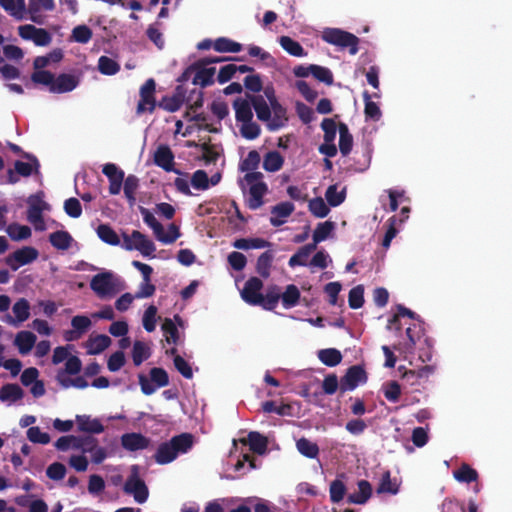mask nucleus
<instances>
[{"label":"nucleus","mask_w":512,"mask_h":512,"mask_svg":"<svg viewBox=\"0 0 512 512\" xmlns=\"http://www.w3.org/2000/svg\"><path fill=\"white\" fill-rule=\"evenodd\" d=\"M193 443L194 436L190 433L176 435L158 446L154 454V460L160 465L171 463L179 454L187 453L192 448Z\"/></svg>","instance_id":"f257e3e1"},{"label":"nucleus","mask_w":512,"mask_h":512,"mask_svg":"<svg viewBox=\"0 0 512 512\" xmlns=\"http://www.w3.org/2000/svg\"><path fill=\"white\" fill-rule=\"evenodd\" d=\"M300 298V290L294 284L287 285L284 292H282L278 285H270L268 286V298L266 303L268 305V311H273L280 300L285 309L293 308L299 304Z\"/></svg>","instance_id":"f03ea898"},{"label":"nucleus","mask_w":512,"mask_h":512,"mask_svg":"<svg viewBox=\"0 0 512 512\" xmlns=\"http://www.w3.org/2000/svg\"><path fill=\"white\" fill-rule=\"evenodd\" d=\"M263 177L261 172H250L239 181L242 187L244 183L249 186L247 206L250 210H257L264 204L263 197L268 192V186L263 181Z\"/></svg>","instance_id":"7ed1b4c3"},{"label":"nucleus","mask_w":512,"mask_h":512,"mask_svg":"<svg viewBox=\"0 0 512 512\" xmlns=\"http://www.w3.org/2000/svg\"><path fill=\"white\" fill-rule=\"evenodd\" d=\"M322 39L331 45L338 46L341 49L348 48L351 55L358 53L359 38L347 31L339 28H326L322 33Z\"/></svg>","instance_id":"20e7f679"},{"label":"nucleus","mask_w":512,"mask_h":512,"mask_svg":"<svg viewBox=\"0 0 512 512\" xmlns=\"http://www.w3.org/2000/svg\"><path fill=\"white\" fill-rule=\"evenodd\" d=\"M263 288V282L258 277L249 278L241 291L242 299L253 306H260L264 310L268 311L267 298H268V288L266 289L265 294L261 293Z\"/></svg>","instance_id":"39448f33"},{"label":"nucleus","mask_w":512,"mask_h":512,"mask_svg":"<svg viewBox=\"0 0 512 512\" xmlns=\"http://www.w3.org/2000/svg\"><path fill=\"white\" fill-rule=\"evenodd\" d=\"M148 378L145 374L138 375V382L144 395H152L158 388L169 384V376L165 369L154 367L150 369Z\"/></svg>","instance_id":"423d86ee"},{"label":"nucleus","mask_w":512,"mask_h":512,"mask_svg":"<svg viewBox=\"0 0 512 512\" xmlns=\"http://www.w3.org/2000/svg\"><path fill=\"white\" fill-rule=\"evenodd\" d=\"M134 472L127 478L124 483L123 491L134 497V500L142 504L147 501L149 490L144 480H142L137 473V466H133Z\"/></svg>","instance_id":"0eeeda50"},{"label":"nucleus","mask_w":512,"mask_h":512,"mask_svg":"<svg viewBox=\"0 0 512 512\" xmlns=\"http://www.w3.org/2000/svg\"><path fill=\"white\" fill-rule=\"evenodd\" d=\"M368 380L365 369L360 365H353L346 370L345 375L340 379V391H352L360 384H365Z\"/></svg>","instance_id":"6e6552de"},{"label":"nucleus","mask_w":512,"mask_h":512,"mask_svg":"<svg viewBox=\"0 0 512 512\" xmlns=\"http://www.w3.org/2000/svg\"><path fill=\"white\" fill-rule=\"evenodd\" d=\"M156 83L150 78L140 87V100L137 105L136 112L138 115L148 111L152 113L156 107L155 99Z\"/></svg>","instance_id":"1a4fd4ad"},{"label":"nucleus","mask_w":512,"mask_h":512,"mask_svg":"<svg viewBox=\"0 0 512 512\" xmlns=\"http://www.w3.org/2000/svg\"><path fill=\"white\" fill-rule=\"evenodd\" d=\"M38 256L39 252L36 248L25 246L8 255L5 259V262L13 271H16L21 266L35 261Z\"/></svg>","instance_id":"9d476101"},{"label":"nucleus","mask_w":512,"mask_h":512,"mask_svg":"<svg viewBox=\"0 0 512 512\" xmlns=\"http://www.w3.org/2000/svg\"><path fill=\"white\" fill-rule=\"evenodd\" d=\"M90 287L100 298L113 295L115 293V284L112 273L103 272L94 275L91 279Z\"/></svg>","instance_id":"9b49d317"},{"label":"nucleus","mask_w":512,"mask_h":512,"mask_svg":"<svg viewBox=\"0 0 512 512\" xmlns=\"http://www.w3.org/2000/svg\"><path fill=\"white\" fill-rule=\"evenodd\" d=\"M102 173L109 180V193L111 195H118L125 178L124 171L118 168L114 163H107L103 166Z\"/></svg>","instance_id":"f8f14e48"},{"label":"nucleus","mask_w":512,"mask_h":512,"mask_svg":"<svg viewBox=\"0 0 512 512\" xmlns=\"http://www.w3.org/2000/svg\"><path fill=\"white\" fill-rule=\"evenodd\" d=\"M154 163L166 172L181 174L180 170L174 168V154L168 145H160L154 153Z\"/></svg>","instance_id":"ddd939ff"},{"label":"nucleus","mask_w":512,"mask_h":512,"mask_svg":"<svg viewBox=\"0 0 512 512\" xmlns=\"http://www.w3.org/2000/svg\"><path fill=\"white\" fill-rule=\"evenodd\" d=\"M150 443V438L141 433L131 432L121 436L122 447L130 452L147 449Z\"/></svg>","instance_id":"4468645a"},{"label":"nucleus","mask_w":512,"mask_h":512,"mask_svg":"<svg viewBox=\"0 0 512 512\" xmlns=\"http://www.w3.org/2000/svg\"><path fill=\"white\" fill-rule=\"evenodd\" d=\"M191 68H194L195 76L192 80L194 85H200L202 88L208 87L214 83V75L216 69L214 67H207L202 65L199 60L191 64Z\"/></svg>","instance_id":"2eb2a0df"},{"label":"nucleus","mask_w":512,"mask_h":512,"mask_svg":"<svg viewBox=\"0 0 512 512\" xmlns=\"http://www.w3.org/2000/svg\"><path fill=\"white\" fill-rule=\"evenodd\" d=\"M287 109L281 104L271 106V118L266 121L267 129L271 132L285 127L288 123Z\"/></svg>","instance_id":"dca6fc26"},{"label":"nucleus","mask_w":512,"mask_h":512,"mask_svg":"<svg viewBox=\"0 0 512 512\" xmlns=\"http://www.w3.org/2000/svg\"><path fill=\"white\" fill-rule=\"evenodd\" d=\"M78 79L71 74L62 73L56 78L54 77L53 86L50 88V92L62 94L74 90L78 86Z\"/></svg>","instance_id":"f3484780"},{"label":"nucleus","mask_w":512,"mask_h":512,"mask_svg":"<svg viewBox=\"0 0 512 512\" xmlns=\"http://www.w3.org/2000/svg\"><path fill=\"white\" fill-rule=\"evenodd\" d=\"M295 209L291 202H281L271 209L270 223L273 227H279L285 223V218L289 217Z\"/></svg>","instance_id":"a211bd4d"},{"label":"nucleus","mask_w":512,"mask_h":512,"mask_svg":"<svg viewBox=\"0 0 512 512\" xmlns=\"http://www.w3.org/2000/svg\"><path fill=\"white\" fill-rule=\"evenodd\" d=\"M133 249L139 251L145 257H154L155 244L146 235L138 230H133Z\"/></svg>","instance_id":"6ab92c4d"},{"label":"nucleus","mask_w":512,"mask_h":512,"mask_svg":"<svg viewBox=\"0 0 512 512\" xmlns=\"http://www.w3.org/2000/svg\"><path fill=\"white\" fill-rule=\"evenodd\" d=\"M253 109L255 110L257 118L265 122L271 118V106L267 103L265 98L261 95H249L247 94Z\"/></svg>","instance_id":"aec40b11"},{"label":"nucleus","mask_w":512,"mask_h":512,"mask_svg":"<svg viewBox=\"0 0 512 512\" xmlns=\"http://www.w3.org/2000/svg\"><path fill=\"white\" fill-rule=\"evenodd\" d=\"M12 310L16 320L12 316L7 315L6 321L9 324L15 325L16 322L22 323L26 321L30 316V304L25 298H20L18 301H16L12 307Z\"/></svg>","instance_id":"412c9836"},{"label":"nucleus","mask_w":512,"mask_h":512,"mask_svg":"<svg viewBox=\"0 0 512 512\" xmlns=\"http://www.w3.org/2000/svg\"><path fill=\"white\" fill-rule=\"evenodd\" d=\"M37 337L31 331H20L16 334L14 344L22 355L28 354L36 343Z\"/></svg>","instance_id":"4be33fe9"},{"label":"nucleus","mask_w":512,"mask_h":512,"mask_svg":"<svg viewBox=\"0 0 512 512\" xmlns=\"http://www.w3.org/2000/svg\"><path fill=\"white\" fill-rule=\"evenodd\" d=\"M372 495V486L367 480L358 482V492L348 495L347 502L349 504H365Z\"/></svg>","instance_id":"5701e85b"},{"label":"nucleus","mask_w":512,"mask_h":512,"mask_svg":"<svg viewBox=\"0 0 512 512\" xmlns=\"http://www.w3.org/2000/svg\"><path fill=\"white\" fill-rule=\"evenodd\" d=\"M78 430L91 434H100L104 431V426L99 419H92L88 415H78L76 417Z\"/></svg>","instance_id":"b1692460"},{"label":"nucleus","mask_w":512,"mask_h":512,"mask_svg":"<svg viewBox=\"0 0 512 512\" xmlns=\"http://www.w3.org/2000/svg\"><path fill=\"white\" fill-rule=\"evenodd\" d=\"M401 317H408L421 323L419 316L415 312L399 304L397 305V313H395L388 321L387 329H394L397 333L400 332L402 328L400 323Z\"/></svg>","instance_id":"393cba45"},{"label":"nucleus","mask_w":512,"mask_h":512,"mask_svg":"<svg viewBox=\"0 0 512 512\" xmlns=\"http://www.w3.org/2000/svg\"><path fill=\"white\" fill-rule=\"evenodd\" d=\"M55 8L54 0H29L27 11L33 22L40 23L39 17L42 10L52 11Z\"/></svg>","instance_id":"a878e982"},{"label":"nucleus","mask_w":512,"mask_h":512,"mask_svg":"<svg viewBox=\"0 0 512 512\" xmlns=\"http://www.w3.org/2000/svg\"><path fill=\"white\" fill-rule=\"evenodd\" d=\"M237 122H250L253 119L252 104L250 100L237 98L233 102Z\"/></svg>","instance_id":"bb28decb"},{"label":"nucleus","mask_w":512,"mask_h":512,"mask_svg":"<svg viewBox=\"0 0 512 512\" xmlns=\"http://www.w3.org/2000/svg\"><path fill=\"white\" fill-rule=\"evenodd\" d=\"M243 443H247L250 447V450L256 454L263 455L267 451L268 440L259 432H249L247 440H243Z\"/></svg>","instance_id":"cd10ccee"},{"label":"nucleus","mask_w":512,"mask_h":512,"mask_svg":"<svg viewBox=\"0 0 512 512\" xmlns=\"http://www.w3.org/2000/svg\"><path fill=\"white\" fill-rule=\"evenodd\" d=\"M50 244L57 250H68L73 242V238L68 231L58 230L49 235Z\"/></svg>","instance_id":"c85d7f7f"},{"label":"nucleus","mask_w":512,"mask_h":512,"mask_svg":"<svg viewBox=\"0 0 512 512\" xmlns=\"http://www.w3.org/2000/svg\"><path fill=\"white\" fill-rule=\"evenodd\" d=\"M43 209L40 203H31L27 211V219L37 231L45 230Z\"/></svg>","instance_id":"c756f323"},{"label":"nucleus","mask_w":512,"mask_h":512,"mask_svg":"<svg viewBox=\"0 0 512 512\" xmlns=\"http://www.w3.org/2000/svg\"><path fill=\"white\" fill-rule=\"evenodd\" d=\"M23 396L24 391L18 384L8 383L0 388V400L3 402H17L21 400Z\"/></svg>","instance_id":"7c9ffc66"},{"label":"nucleus","mask_w":512,"mask_h":512,"mask_svg":"<svg viewBox=\"0 0 512 512\" xmlns=\"http://www.w3.org/2000/svg\"><path fill=\"white\" fill-rule=\"evenodd\" d=\"M274 261V253L271 250L263 252L256 262V272L262 278H268L270 276L272 263Z\"/></svg>","instance_id":"2f4dec72"},{"label":"nucleus","mask_w":512,"mask_h":512,"mask_svg":"<svg viewBox=\"0 0 512 512\" xmlns=\"http://www.w3.org/2000/svg\"><path fill=\"white\" fill-rule=\"evenodd\" d=\"M284 164V157L280 152L273 150L264 155L263 168L267 172H277Z\"/></svg>","instance_id":"473e14b6"},{"label":"nucleus","mask_w":512,"mask_h":512,"mask_svg":"<svg viewBox=\"0 0 512 512\" xmlns=\"http://www.w3.org/2000/svg\"><path fill=\"white\" fill-rule=\"evenodd\" d=\"M111 344V339L109 336L105 334L97 335L93 338H90L87 341L88 353L91 355H97L102 353L105 349H107Z\"/></svg>","instance_id":"72a5a7b5"},{"label":"nucleus","mask_w":512,"mask_h":512,"mask_svg":"<svg viewBox=\"0 0 512 512\" xmlns=\"http://www.w3.org/2000/svg\"><path fill=\"white\" fill-rule=\"evenodd\" d=\"M316 250L315 244H306L298 249V251L292 255L289 259V266H305L307 264V259L310 254Z\"/></svg>","instance_id":"f704fd0d"},{"label":"nucleus","mask_w":512,"mask_h":512,"mask_svg":"<svg viewBox=\"0 0 512 512\" xmlns=\"http://www.w3.org/2000/svg\"><path fill=\"white\" fill-rule=\"evenodd\" d=\"M339 129V150L343 156H347L353 146V137L345 123H340Z\"/></svg>","instance_id":"c9c22d12"},{"label":"nucleus","mask_w":512,"mask_h":512,"mask_svg":"<svg viewBox=\"0 0 512 512\" xmlns=\"http://www.w3.org/2000/svg\"><path fill=\"white\" fill-rule=\"evenodd\" d=\"M371 97L372 96L369 94L368 91L363 92V100L365 103L364 115H365L366 120H371V121L377 122L380 120V118L382 116V112H381L378 104L371 100Z\"/></svg>","instance_id":"e433bc0d"},{"label":"nucleus","mask_w":512,"mask_h":512,"mask_svg":"<svg viewBox=\"0 0 512 512\" xmlns=\"http://www.w3.org/2000/svg\"><path fill=\"white\" fill-rule=\"evenodd\" d=\"M213 49L219 53H238L242 50V44L226 37H219L214 41Z\"/></svg>","instance_id":"4c0bfd02"},{"label":"nucleus","mask_w":512,"mask_h":512,"mask_svg":"<svg viewBox=\"0 0 512 512\" xmlns=\"http://www.w3.org/2000/svg\"><path fill=\"white\" fill-rule=\"evenodd\" d=\"M279 44L288 54L292 56L303 57L307 55L301 44L289 36H281L279 38Z\"/></svg>","instance_id":"58836bf2"},{"label":"nucleus","mask_w":512,"mask_h":512,"mask_svg":"<svg viewBox=\"0 0 512 512\" xmlns=\"http://www.w3.org/2000/svg\"><path fill=\"white\" fill-rule=\"evenodd\" d=\"M376 491L378 494L389 493L395 495L398 493L399 484L396 479L391 478L390 471L387 470L382 474Z\"/></svg>","instance_id":"ea45409f"},{"label":"nucleus","mask_w":512,"mask_h":512,"mask_svg":"<svg viewBox=\"0 0 512 512\" xmlns=\"http://www.w3.org/2000/svg\"><path fill=\"white\" fill-rule=\"evenodd\" d=\"M319 360L328 367L337 366L342 361V354L336 348H327L319 350Z\"/></svg>","instance_id":"a19ab883"},{"label":"nucleus","mask_w":512,"mask_h":512,"mask_svg":"<svg viewBox=\"0 0 512 512\" xmlns=\"http://www.w3.org/2000/svg\"><path fill=\"white\" fill-rule=\"evenodd\" d=\"M139 188V179L137 176L130 174L123 181V189L125 197L130 206H133L136 202V191Z\"/></svg>","instance_id":"79ce46f5"},{"label":"nucleus","mask_w":512,"mask_h":512,"mask_svg":"<svg viewBox=\"0 0 512 512\" xmlns=\"http://www.w3.org/2000/svg\"><path fill=\"white\" fill-rule=\"evenodd\" d=\"M453 474L454 478L462 483H471L478 480V472L466 463H463Z\"/></svg>","instance_id":"37998d69"},{"label":"nucleus","mask_w":512,"mask_h":512,"mask_svg":"<svg viewBox=\"0 0 512 512\" xmlns=\"http://www.w3.org/2000/svg\"><path fill=\"white\" fill-rule=\"evenodd\" d=\"M98 237L105 243L117 246L120 244L118 234L108 224H100L96 229Z\"/></svg>","instance_id":"c03bdc74"},{"label":"nucleus","mask_w":512,"mask_h":512,"mask_svg":"<svg viewBox=\"0 0 512 512\" xmlns=\"http://www.w3.org/2000/svg\"><path fill=\"white\" fill-rule=\"evenodd\" d=\"M296 447L303 456L314 459L319 454V447L316 443L308 440L307 438H300L296 442Z\"/></svg>","instance_id":"a18cd8bd"},{"label":"nucleus","mask_w":512,"mask_h":512,"mask_svg":"<svg viewBox=\"0 0 512 512\" xmlns=\"http://www.w3.org/2000/svg\"><path fill=\"white\" fill-rule=\"evenodd\" d=\"M261 157L258 151L251 150L248 152L245 159H243L239 165V169L242 172H256L255 170L259 167Z\"/></svg>","instance_id":"49530a36"},{"label":"nucleus","mask_w":512,"mask_h":512,"mask_svg":"<svg viewBox=\"0 0 512 512\" xmlns=\"http://www.w3.org/2000/svg\"><path fill=\"white\" fill-rule=\"evenodd\" d=\"M149 357V347L142 341H135L132 349V359L134 365L140 366Z\"/></svg>","instance_id":"de8ad7c7"},{"label":"nucleus","mask_w":512,"mask_h":512,"mask_svg":"<svg viewBox=\"0 0 512 512\" xmlns=\"http://www.w3.org/2000/svg\"><path fill=\"white\" fill-rule=\"evenodd\" d=\"M98 70L103 75H115L120 71V65L108 56H101L98 60Z\"/></svg>","instance_id":"09e8293b"},{"label":"nucleus","mask_w":512,"mask_h":512,"mask_svg":"<svg viewBox=\"0 0 512 512\" xmlns=\"http://www.w3.org/2000/svg\"><path fill=\"white\" fill-rule=\"evenodd\" d=\"M334 223L331 221H325L319 223L313 232V243L317 246L318 243L326 240L331 232L334 230Z\"/></svg>","instance_id":"8fccbe9b"},{"label":"nucleus","mask_w":512,"mask_h":512,"mask_svg":"<svg viewBox=\"0 0 512 512\" xmlns=\"http://www.w3.org/2000/svg\"><path fill=\"white\" fill-rule=\"evenodd\" d=\"M311 75L320 82L330 86L333 84V74L327 67L310 64Z\"/></svg>","instance_id":"3c124183"},{"label":"nucleus","mask_w":512,"mask_h":512,"mask_svg":"<svg viewBox=\"0 0 512 512\" xmlns=\"http://www.w3.org/2000/svg\"><path fill=\"white\" fill-rule=\"evenodd\" d=\"M7 233L12 240L20 241L31 236V229L29 226L13 223L7 227Z\"/></svg>","instance_id":"603ef678"},{"label":"nucleus","mask_w":512,"mask_h":512,"mask_svg":"<svg viewBox=\"0 0 512 512\" xmlns=\"http://www.w3.org/2000/svg\"><path fill=\"white\" fill-rule=\"evenodd\" d=\"M309 211L317 218H324L330 212L329 207L321 197L313 198L308 204Z\"/></svg>","instance_id":"864d4df0"},{"label":"nucleus","mask_w":512,"mask_h":512,"mask_svg":"<svg viewBox=\"0 0 512 512\" xmlns=\"http://www.w3.org/2000/svg\"><path fill=\"white\" fill-rule=\"evenodd\" d=\"M348 303L352 309H359L363 306L364 288L362 285H357L349 291Z\"/></svg>","instance_id":"5fc2aeb1"},{"label":"nucleus","mask_w":512,"mask_h":512,"mask_svg":"<svg viewBox=\"0 0 512 512\" xmlns=\"http://www.w3.org/2000/svg\"><path fill=\"white\" fill-rule=\"evenodd\" d=\"M162 330L166 336L168 343L177 344L179 341V331L175 323L170 319L166 318L162 323Z\"/></svg>","instance_id":"6e6d98bb"},{"label":"nucleus","mask_w":512,"mask_h":512,"mask_svg":"<svg viewBox=\"0 0 512 512\" xmlns=\"http://www.w3.org/2000/svg\"><path fill=\"white\" fill-rule=\"evenodd\" d=\"M93 36L92 30L87 25H78L73 28L71 38L78 43L86 44Z\"/></svg>","instance_id":"4d7b16f0"},{"label":"nucleus","mask_w":512,"mask_h":512,"mask_svg":"<svg viewBox=\"0 0 512 512\" xmlns=\"http://www.w3.org/2000/svg\"><path fill=\"white\" fill-rule=\"evenodd\" d=\"M241 136L247 140H254L260 136L261 128L253 120L250 122H243L240 127Z\"/></svg>","instance_id":"13d9d810"},{"label":"nucleus","mask_w":512,"mask_h":512,"mask_svg":"<svg viewBox=\"0 0 512 512\" xmlns=\"http://www.w3.org/2000/svg\"><path fill=\"white\" fill-rule=\"evenodd\" d=\"M346 486L343 481L335 479L330 484V500L333 503H338L343 500L346 494Z\"/></svg>","instance_id":"bf43d9fd"},{"label":"nucleus","mask_w":512,"mask_h":512,"mask_svg":"<svg viewBox=\"0 0 512 512\" xmlns=\"http://www.w3.org/2000/svg\"><path fill=\"white\" fill-rule=\"evenodd\" d=\"M27 438L32 443H38L46 445L50 442V435L46 432H42L38 426H31L27 430Z\"/></svg>","instance_id":"052dcab7"},{"label":"nucleus","mask_w":512,"mask_h":512,"mask_svg":"<svg viewBox=\"0 0 512 512\" xmlns=\"http://www.w3.org/2000/svg\"><path fill=\"white\" fill-rule=\"evenodd\" d=\"M98 446V441L91 435L77 436V442L74 445L75 450L91 453Z\"/></svg>","instance_id":"680f3d73"},{"label":"nucleus","mask_w":512,"mask_h":512,"mask_svg":"<svg viewBox=\"0 0 512 512\" xmlns=\"http://www.w3.org/2000/svg\"><path fill=\"white\" fill-rule=\"evenodd\" d=\"M385 398L390 402H397L401 396V386L397 381H389L383 386Z\"/></svg>","instance_id":"e2e57ef3"},{"label":"nucleus","mask_w":512,"mask_h":512,"mask_svg":"<svg viewBox=\"0 0 512 512\" xmlns=\"http://www.w3.org/2000/svg\"><path fill=\"white\" fill-rule=\"evenodd\" d=\"M325 197L330 206L337 207L344 202L345 192H338L337 185H330L325 192Z\"/></svg>","instance_id":"0e129e2a"},{"label":"nucleus","mask_w":512,"mask_h":512,"mask_svg":"<svg viewBox=\"0 0 512 512\" xmlns=\"http://www.w3.org/2000/svg\"><path fill=\"white\" fill-rule=\"evenodd\" d=\"M31 80L35 84H42L50 89L53 86L54 74L47 70L34 71L31 74Z\"/></svg>","instance_id":"69168bd1"},{"label":"nucleus","mask_w":512,"mask_h":512,"mask_svg":"<svg viewBox=\"0 0 512 512\" xmlns=\"http://www.w3.org/2000/svg\"><path fill=\"white\" fill-rule=\"evenodd\" d=\"M156 315L157 308L154 305H150L144 312L143 315V327L147 332H153L156 328Z\"/></svg>","instance_id":"338daca9"},{"label":"nucleus","mask_w":512,"mask_h":512,"mask_svg":"<svg viewBox=\"0 0 512 512\" xmlns=\"http://www.w3.org/2000/svg\"><path fill=\"white\" fill-rule=\"evenodd\" d=\"M191 185L198 190H207L209 188V177L204 170H197L191 177Z\"/></svg>","instance_id":"774afa93"}]
</instances>
